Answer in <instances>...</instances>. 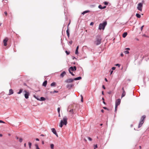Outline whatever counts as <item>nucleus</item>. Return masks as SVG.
Here are the masks:
<instances>
[{
    "mask_svg": "<svg viewBox=\"0 0 149 149\" xmlns=\"http://www.w3.org/2000/svg\"><path fill=\"white\" fill-rule=\"evenodd\" d=\"M68 118L66 117L65 116L63 118V120H61V121L59 126L61 127H62L63 125H66L67 123Z\"/></svg>",
    "mask_w": 149,
    "mask_h": 149,
    "instance_id": "obj_1",
    "label": "nucleus"
},
{
    "mask_svg": "<svg viewBox=\"0 0 149 149\" xmlns=\"http://www.w3.org/2000/svg\"><path fill=\"white\" fill-rule=\"evenodd\" d=\"M101 40L102 38L100 35H97L96 37V40L95 43L97 45H98L101 44Z\"/></svg>",
    "mask_w": 149,
    "mask_h": 149,
    "instance_id": "obj_2",
    "label": "nucleus"
},
{
    "mask_svg": "<svg viewBox=\"0 0 149 149\" xmlns=\"http://www.w3.org/2000/svg\"><path fill=\"white\" fill-rule=\"evenodd\" d=\"M107 24V22L106 21L102 23H101L99 24V26L98 27V29L101 30L102 29L104 30L105 26Z\"/></svg>",
    "mask_w": 149,
    "mask_h": 149,
    "instance_id": "obj_3",
    "label": "nucleus"
},
{
    "mask_svg": "<svg viewBox=\"0 0 149 149\" xmlns=\"http://www.w3.org/2000/svg\"><path fill=\"white\" fill-rule=\"evenodd\" d=\"M146 116L145 115L143 116L140 119V121L139 122L138 128H140L141 127L143 123V120L146 118Z\"/></svg>",
    "mask_w": 149,
    "mask_h": 149,
    "instance_id": "obj_4",
    "label": "nucleus"
},
{
    "mask_svg": "<svg viewBox=\"0 0 149 149\" xmlns=\"http://www.w3.org/2000/svg\"><path fill=\"white\" fill-rule=\"evenodd\" d=\"M143 7V3H139L137 7V9L140 11H142Z\"/></svg>",
    "mask_w": 149,
    "mask_h": 149,
    "instance_id": "obj_5",
    "label": "nucleus"
},
{
    "mask_svg": "<svg viewBox=\"0 0 149 149\" xmlns=\"http://www.w3.org/2000/svg\"><path fill=\"white\" fill-rule=\"evenodd\" d=\"M77 70V67L76 66H74L73 67L71 66L69 68L68 71L69 72H71V71H74L76 70Z\"/></svg>",
    "mask_w": 149,
    "mask_h": 149,
    "instance_id": "obj_6",
    "label": "nucleus"
},
{
    "mask_svg": "<svg viewBox=\"0 0 149 149\" xmlns=\"http://www.w3.org/2000/svg\"><path fill=\"white\" fill-rule=\"evenodd\" d=\"M74 81L73 79L70 78L66 80L65 81V82L67 83H70Z\"/></svg>",
    "mask_w": 149,
    "mask_h": 149,
    "instance_id": "obj_7",
    "label": "nucleus"
},
{
    "mask_svg": "<svg viewBox=\"0 0 149 149\" xmlns=\"http://www.w3.org/2000/svg\"><path fill=\"white\" fill-rule=\"evenodd\" d=\"M52 132L55 134L57 137H58V135L56 132V131L54 128H52L51 129Z\"/></svg>",
    "mask_w": 149,
    "mask_h": 149,
    "instance_id": "obj_8",
    "label": "nucleus"
},
{
    "mask_svg": "<svg viewBox=\"0 0 149 149\" xmlns=\"http://www.w3.org/2000/svg\"><path fill=\"white\" fill-rule=\"evenodd\" d=\"M120 103V99H118L116 101L115 106H118L119 105Z\"/></svg>",
    "mask_w": 149,
    "mask_h": 149,
    "instance_id": "obj_9",
    "label": "nucleus"
},
{
    "mask_svg": "<svg viewBox=\"0 0 149 149\" xmlns=\"http://www.w3.org/2000/svg\"><path fill=\"white\" fill-rule=\"evenodd\" d=\"M24 92L26 93L24 94L25 97L26 99H28L29 98V93L27 92L26 91H25Z\"/></svg>",
    "mask_w": 149,
    "mask_h": 149,
    "instance_id": "obj_10",
    "label": "nucleus"
},
{
    "mask_svg": "<svg viewBox=\"0 0 149 149\" xmlns=\"http://www.w3.org/2000/svg\"><path fill=\"white\" fill-rule=\"evenodd\" d=\"M8 40V39L7 38H5V39H4L3 40V42L4 43V46H6L7 45V44L6 43H7V42Z\"/></svg>",
    "mask_w": 149,
    "mask_h": 149,
    "instance_id": "obj_11",
    "label": "nucleus"
},
{
    "mask_svg": "<svg viewBox=\"0 0 149 149\" xmlns=\"http://www.w3.org/2000/svg\"><path fill=\"white\" fill-rule=\"evenodd\" d=\"M73 86V85L72 84H68L66 86V87L67 88L70 89Z\"/></svg>",
    "mask_w": 149,
    "mask_h": 149,
    "instance_id": "obj_12",
    "label": "nucleus"
},
{
    "mask_svg": "<svg viewBox=\"0 0 149 149\" xmlns=\"http://www.w3.org/2000/svg\"><path fill=\"white\" fill-rule=\"evenodd\" d=\"M66 74V72L65 71H63L60 74V77H63Z\"/></svg>",
    "mask_w": 149,
    "mask_h": 149,
    "instance_id": "obj_13",
    "label": "nucleus"
},
{
    "mask_svg": "<svg viewBox=\"0 0 149 149\" xmlns=\"http://www.w3.org/2000/svg\"><path fill=\"white\" fill-rule=\"evenodd\" d=\"M14 93L13 90L12 89H10L9 90V93L8 95H9L13 94Z\"/></svg>",
    "mask_w": 149,
    "mask_h": 149,
    "instance_id": "obj_14",
    "label": "nucleus"
},
{
    "mask_svg": "<svg viewBox=\"0 0 149 149\" xmlns=\"http://www.w3.org/2000/svg\"><path fill=\"white\" fill-rule=\"evenodd\" d=\"M90 12V11L89 10H86L84 11V12H83L81 13V14L83 15H84L86 13H89V12Z\"/></svg>",
    "mask_w": 149,
    "mask_h": 149,
    "instance_id": "obj_15",
    "label": "nucleus"
},
{
    "mask_svg": "<svg viewBox=\"0 0 149 149\" xmlns=\"http://www.w3.org/2000/svg\"><path fill=\"white\" fill-rule=\"evenodd\" d=\"M47 84V80H45L43 83L42 86L46 87Z\"/></svg>",
    "mask_w": 149,
    "mask_h": 149,
    "instance_id": "obj_16",
    "label": "nucleus"
},
{
    "mask_svg": "<svg viewBox=\"0 0 149 149\" xmlns=\"http://www.w3.org/2000/svg\"><path fill=\"white\" fill-rule=\"evenodd\" d=\"M81 79V77H76L73 79V80H80Z\"/></svg>",
    "mask_w": 149,
    "mask_h": 149,
    "instance_id": "obj_17",
    "label": "nucleus"
},
{
    "mask_svg": "<svg viewBox=\"0 0 149 149\" xmlns=\"http://www.w3.org/2000/svg\"><path fill=\"white\" fill-rule=\"evenodd\" d=\"M98 8L100 9H104L106 8V6H104L103 7H102L101 5H99L98 6Z\"/></svg>",
    "mask_w": 149,
    "mask_h": 149,
    "instance_id": "obj_18",
    "label": "nucleus"
},
{
    "mask_svg": "<svg viewBox=\"0 0 149 149\" xmlns=\"http://www.w3.org/2000/svg\"><path fill=\"white\" fill-rule=\"evenodd\" d=\"M127 33L126 32L124 33L123 34V37L124 38H125L127 36Z\"/></svg>",
    "mask_w": 149,
    "mask_h": 149,
    "instance_id": "obj_19",
    "label": "nucleus"
},
{
    "mask_svg": "<svg viewBox=\"0 0 149 149\" xmlns=\"http://www.w3.org/2000/svg\"><path fill=\"white\" fill-rule=\"evenodd\" d=\"M126 94V93L125 91H124V92H123L122 95H121V98H122L123 97H124Z\"/></svg>",
    "mask_w": 149,
    "mask_h": 149,
    "instance_id": "obj_20",
    "label": "nucleus"
},
{
    "mask_svg": "<svg viewBox=\"0 0 149 149\" xmlns=\"http://www.w3.org/2000/svg\"><path fill=\"white\" fill-rule=\"evenodd\" d=\"M66 33L68 37L69 38L70 36V33L69 31V29L68 28H67V30L66 31Z\"/></svg>",
    "mask_w": 149,
    "mask_h": 149,
    "instance_id": "obj_21",
    "label": "nucleus"
},
{
    "mask_svg": "<svg viewBox=\"0 0 149 149\" xmlns=\"http://www.w3.org/2000/svg\"><path fill=\"white\" fill-rule=\"evenodd\" d=\"M45 100V98L43 97H41L39 101H44Z\"/></svg>",
    "mask_w": 149,
    "mask_h": 149,
    "instance_id": "obj_22",
    "label": "nucleus"
},
{
    "mask_svg": "<svg viewBox=\"0 0 149 149\" xmlns=\"http://www.w3.org/2000/svg\"><path fill=\"white\" fill-rule=\"evenodd\" d=\"M56 85V83L54 82H52L51 84V86H55Z\"/></svg>",
    "mask_w": 149,
    "mask_h": 149,
    "instance_id": "obj_23",
    "label": "nucleus"
},
{
    "mask_svg": "<svg viewBox=\"0 0 149 149\" xmlns=\"http://www.w3.org/2000/svg\"><path fill=\"white\" fill-rule=\"evenodd\" d=\"M136 17H137L139 18H140L141 17V16L138 13H136Z\"/></svg>",
    "mask_w": 149,
    "mask_h": 149,
    "instance_id": "obj_24",
    "label": "nucleus"
},
{
    "mask_svg": "<svg viewBox=\"0 0 149 149\" xmlns=\"http://www.w3.org/2000/svg\"><path fill=\"white\" fill-rule=\"evenodd\" d=\"M69 112L72 114H73L74 113L73 110L72 109H71L69 111Z\"/></svg>",
    "mask_w": 149,
    "mask_h": 149,
    "instance_id": "obj_25",
    "label": "nucleus"
},
{
    "mask_svg": "<svg viewBox=\"0 0 149 149\" xmlns=\"http://www.w3.org/2000/svg\"><path fill=\"white\" fill-rule=\"evenodd\" d=\"M54 145L53 144H50L51 148L52 149H54Z\"/></svg>",
    "mask_w": 149,
    "mask_h": 149,
    "instance_id": "obj_26",
    "label": "nucleus"
},
{
    "mask_svg": "<svg viewBox=\"0 0 149 149\" xmlns=\"http://www.w3.org/2000/svg\"><path fill=\"white\" fill-rule=\"evenodd\" d=\"M22 91L23 90H22V89H20L19 90V91L17 93L18 94H20V93H21L22 92Z\"/></svg>",
    "mask_w": 149,
    "mask_h": 149,
    "instance_id": "obj_27",
    "label": "nucleus"
},
{
    "mask_svg": "<svg viewBox=\"0 0 149 149\" xmlns=\"http://www.w3.org/2000/svg\"><path fill=\"white\" fill-rule=\"evenodd\" d=\"M28 143L29 145V148H31V146L32 145L31 143L30 142H29Z\"/></svg>",
    "mask_w": 149,
    "mask_h": 149,
    "instance_id": "obj_28",
    "label": "nucleus"
},
{
    "mask_svg": "<svg viewBox=\"0 0 149 149\" xmlns=\"http://www.w3.org/2000/svg\"><path fill=\"white\" fill-rule=\"evenodd\" d=\"M33 97H35L36 99H37V100H40V98H38V97H37L35 95H33Z\"/></svg>",
    "mask_w": 149,
    "mask_h": 149,
    "instance_id": "obj_29",
    "label": "nucleus"
},
{
    "mask_svg": "<svg viewBox=\"0 0 149 149\" xmlns=\"http://www.w3.org/2000/svg\"><path fill=\"white\" fill-rule=\"evenodd\" d=\"M124 53L125 54H127L129 53V52L127 50H126V51H124Z\"/></svg>",
    "mask_w": 149,
    "mask_h": 149,
    "instance_id": "obj_30",
    "label": "nucleus"
},
{
    "mask_svg": "<svg viewBox=\"0 0 149 149\" xmlns=\"http://www.w3.org/2000/svg\"><path fill=\"white\" fill-rule=\"evenodd\" d=\"M35 146L36 147V149H40L37 144H35Z\"/></svg>",
    "mask_w": 149,
    "mask_h": 149,
    "instance_id": "obj_31",
    "label": "nucleus"
},
{
    "mask_svg": "<svg viewBox=\"0 0 149 149\" xmlns=\"http://www.w3.org/2000/svg\"><path fill=\"white\" fill-rule=\"evenodd\" d=\"M118 106H115V112H116L117 111Z\"/></svg>",
    "mask_w": 149,
    "mask_h": 149,
    "instance_id": "obj_32",
    "label": "nucleus"
},
{
    "mask_svg": "<svg viewBox=\"0 0 149 149\" xmlns=\"http://www.w3.org/2000/svg\"><path fill=\"white\" fill-rule=\"evenodd\" d=\"M81 101L82 102H83V97L82 95H81Z\"/></svg>",
    "mask_w": 149,
    "mask_h": 149,
    "instance_id": "obj_33",
    "label": "nucleus"
},
{
    "mask_svg": "<svg viewBox=\"0 0 149 149\" xmlns=\"http://www.w3.org/2000/svg\"><path fill=\"white\" fill-rule=\"evenodd\" d=\"M23 139L21 138H20L19 139V141L21 143Z\"/></svg>",
    "mask_w": 149,
    "mask_h": 149,
    "instance_id": "obj_34",
    "label": "nucleus"
},
{
    "mask_svg": "<svg viewBox=\"0 0 149 149\" xmlns=\"http://www.w3.org/2000/svg\"><path fill=\"white\" fill-rule=\"evenodd\" d=\"M75 54H78V50L76 49Z\"/></svg>",
    "mask_w": 149,
    "mask_h": 149,
    "instance_id": "obj_35",
    "label": "nucleus"
},
{
    "mask_svg": "<svg viewBox=\"0 0 149 149\" xmlns=\"http://www.w3.org/2000/svg\"><path fill=\"white\" fill-rule=\"evenodd\" d=\"M97 144L95 145L94 146V149H95L96 148H97Z\"/></svg>",
    "mask_w": 149,
    "mask_h": 149,
    "instance_id": "obj_36",
    "label": "nucleus"
},
{
    "mask_svg": "<svg viewBox=\"0 0 149 149\" xmlns=\"http://www.w3.org/2000/svg\"><path fill=\"white\" fill-rule=\"evenodd\" d=\"M115 65L116 66H118L119 67H120V64H116Z\"/></svg>",
    "mask_w": 149,
    "mask_h": 149,
    "instance_id": "obj_37",
    "label": "nucleus"
},
{
    "mask_svg": "<svg viewBox=\"0 0 149 149\" xmlns=\"http://www.w3.org/2000/svg\"><path fill=\"white\" fill-rule=\"evenodd\" d=\"M57 111H58V113H59L60 111V108L59 107H58L57 108Z\"/></svg>",
    "mask_w": 149,
    "mask_h": 149,
    "instance_id": "obj_38",
    "label": "nucleus"
},
{
    "mask_svg": "<svg viewBox=\"0 0 149 149\" xmlns=\"http://www.w3.org/2000/svg\"><path fill=\"white\" fill-rule=\"evenodd\" d=\"M112 93V91H110L107 92V93L109 94H111Z\"/></svg>",
    "mask_w": 149,
    "mask_h": 149,
    "instance_id": "obj_39",
    "label": "nucleus"
},
{
    "mask_svg": "<svg viewBox=\"0 0 149 149\" xmlns=\"http://www.w3.org/2000/svg\"><path fill=\"white\" fill-rule=\"evenodd\" d=\"M65 53L67 55H69L70 53V52H68L67 51H65Z\"/></svg>",
    "mask_w": 149,
    "mask_h": 149,
    "instance_id": "obj_40",
    "label": "nucleus"
},
{
    "mask_svg": "<svg viewBox=\"0 0 149 149\" xmlns=\"http://www.w3.org/2000/svg\"><path fill=\"white\" fill-rule=\"evenodd\" d=\"M88 140H89L90 141H92V139L90 137H88Z\"/></svg>",
    "mask_w": 149,
    "mask_h": 149,
    "instance_id": "obj_41",
    "label": "nucleus"
},
{
    "mask_svg": "<svg viewBox=\"0 0 149 149\" xmlns=\"http://www.w3.org/2000/svg\"><path fill=\"white\" fill-rule=\"evenodd\" d=\"M144 25H143V26H142L141 28V31H142L143 29V27H144Z\"/></svg>",
    "mask_w": 149,
    "mask_h": 149,
    "instance_id": "obj_42",
    "label": "nucleus"
},
{
    "mask_svg": "<svg viewBox=\"0 0 149 149\" xmlns=\"http://www.w3.org/2000/svg\"><path fill=\"white\" fill-rule=\"evenodd\" d=\"M69 73L71 74V75H72V76H74V74L72 72H69Z\"/></svg>",
    "mask_w": 149,
    "mask_h": 149,
    "instance_id": "obj_43",
    "label": "nucleus"
},
{
    "mask_svg": "<svg viewBox=\"0 0 149 149\" xmlns=\"http://www.w3.org/2000/svg\"><path fill=\"white\" fill-rule=\"evenodd\" d=\"M58 91H53V93H57L58 92Z\"/></svg>",
    "mask_w": 149,
    "mask_h": 149,
    "instance_id": "obj_44",
    "label": "nucleus"
},
{
    "mask_svg": "<svg viewBox=\"0 0 149 149\" xmlns=\"http://www.w3.org/2000/svg\"><path fill=\"white\" fill-rule=\"evenodd\" d=\"M103 108L104 109H106V110H109V109L106 107H103Z\"/></svg>",
    "mask_w": 149,
    "mask_h": 149,
    "instance_id": "obj_45",
    "label": "nucleus"
},
{
    "mask_svg": "<svg viewBox=\"0 0 149 149\" xmlns=\"http://www.w3.org/2000/svg\"><path fill=\"white\" fill-rule=\"evenodd\" d=\"M143 36L145 37H147V38L148 37V36H146V34H143Z\"/></svg>",
    "mask_w": 149,
    "mask_h": 149,
    "instance_id": "obj_46",
    "label": "nucleus"
},
{
    "mask_svg": "<svg viewBox=\"0 0 149 149\" xmlns=\"http://www.w3.org/2000/svg\"><path fill=\"white\" fill-rule=\"evenodd\" d=\"M0 123H5V122H4L2 120H0Z\"/></svg>",
    "mask_w": 149,
    "mask_h": 149,
    "instance_id": "obj_47",
    "label": "nucleus"
},
{
    "mask_svg": "<svg viewBox=\"0 0 149 149\" xmlns=\"http://www.w3.org/2000/svg\"><path fill=\"white\" fill-rule=\"evenodd\" d=\"M104 4L105 5H107L108 4V3L107 2H104Z\"/></svg>",
    "mask_w": 149,
    "mask_h": 149,
    "instance_id": "obj_48",
    "label": "nucleus"
},
{
    "mask_svg": "<svg viewBox=\"0 0 149 149\" xmlns=\"http://www.w3.org/2000/svg\"><path fill=\"white\" fill-rule=\"evenodd\" d=\"M72 41H70L69 42V43L70 44V45H72Z\"/></svg>",
    "mask_w": 149,
    "mask_h": 149,
    "instance_id": "obj_49",
    "label": "nucleus"
},
{
    "mask_svg": "<svg viewBox=\"0 0 149 149\" xmlns=\"http://www.w3.org/2000/svg\"><path fill=\"white\" fill-rule=\"evenodd\" d=\"M116 68L115 67H113L112 68V69L113 70H114Z\"/></svg>",
    "mask_w": 149,
    "mask_h": 149,
    "instance_id": "obj_50",
    "label": "nucleus"
},
{
    "mask_svg": "<svg viewBox=\"0 0 149 149\" xmlns=\"http://www.w3.org/2000/svg\"><path fill=\"white\" fill-rule=\"evenodd\" d=\"M4 13L6 15H7V12L6 11H5L4 12Z\"/></svg>",
    "mask_w": 149,
    "mask_h": 149,
    "instance_id": "obj_51",
    "label": "nucleus"
},
{
    "mask_svg": "<svg viewBox=\"0 0 149 149\" xmlns=\"http://www.w3.org/2000/svg\"><path fill=\"white\" fill-rule=\"evenodd\" d=\"M94 23L93 22H91V23L90 25H92Z\"/></svg>",
    "mask_w": 149,
    "mask_h": 149,
    "instance_id": "obj_52",
    "label": "nucleus"
},
{
    "mask_svg": "<svg viewBox=\"0 0 149 149\" xmlns=\"http://www.w3.org/2000/svg\"><path fill=\"white\" fill-rule=\"evenodd\" d=\"M110 75H111V74H112V73L113 72V71L111 70L110 71Z\"/></svg>",
    "mask_w": 149,
    "mask_h": 149,
    "instance_id": "obj_53",
    "label": "nucleus"
},
{
    "mask_svg": "<svg viewBox=\"0 0 149 149\" xmlns=\"http://www.w3.org/2000/svg\"><path fill=\"white\" fill-rule=\"evenodd\" d=\"M102 87L104 89H105V87L104 86V85L102 86Z\"/></svg>",
    "mask_w": 149,
    "mask_h": 149,
    "instance_id": "obj_54",
    "label": "nucleus"
},
{
    "mask_svg": "<svg viewBox=\"0 0 149 149\" xmlns=\"http://www.w3.org/2000/svg\"><path fill=\"white\" fill-rule=\"evenodd\" d=\"M104 110L103 109H102V110H101V111L102 112V113H103V112H104Z\"/></svg>",
    "mask_w": 149,
    "mask_h": 149,
    "instance_id": "obj_55",
    "label": "nucleus"
},
{
    "mask_svg": "<svg viewBox=\"0 0 149 149\" xmlns=\"http://www.w3.org/2000/svg\"><path fill=\"white\" fill-rule=\"evenodd\" d=\"M79 46H77L76 48V49L78 50L79 49Z\"/></svg>",
    "mask_w": 149,
    "mask_h": 149,
    "instance_id": "obj_56",
    "label": "nucleus"
},
{
    "mask_svg": "<svg viewBox=\"0 0 149 149\" xmlns=\"http://www.w3.org/2000/svg\"><path fill=\"white\" fill-rule=\"evenodd\" d=\"M103 104H106V103H105V102L104 101H103Z\"/></svg>",
    "mask_w": 149,
    "mask_h": 149,
    "instance_id": "obj_57",
    "label": "nucleus"
},
{
    "mask_svg": "<svg viewBox=\"0 0 149 149\" xmlns=\"http://www.w3.org/2000/svg\"><path fill=\"white\" fill-rule=\"evenodd\" d=\"M16 138L17 139H19V137L17 136H16Z\"/></svg>",
    "mask_w": 149,
    "mask_h": 149,
    "instance_id": "obj_58",
    "label": "nucleus"
},
{
    "mask_svg": "<svg viewBox=\"0 0 149 149\" xmlns=\"http://www.w3.org/2000/svg\"><path fill=\"white\" fill-rule=\"evenodd\" d=\"M120 55L121 56H123V53H121V54H120Z\"/></svg>",
    "mask_w": 149,
    "mask_h": 149,
    "instance_id": "obj_59",
    "label": "nucleus"
},
{
    "mask_svg": "<svg viewBox=\"0 0 149 149\" xmlns=\"http://www.w3.org/2000/svg\"><path fill=\"white\" fill-rule=\"evenodd\" d=\"M36 141H39V139L38 138H36Z\"/></svg>",
    "mask_w": 149,
    "mask_h": 149,
    "instance_id": "obj_60",
    "label": "nucleus"
},
{
    "mask_svg": "<svg viewBox=\"0 0 149 149\" xmlns=\"http://www.w3.org/2000/svg\"><path fill=\"white\" fill-rule=\"evenodd\" d=\"M76 59V58L75 57H74V56H73V57H72V59Z\"/></svg>",
    "mask_w": 149,
    "mask_h": 149,
    "instance_id": "obj_61",
    "label": "nucleus"
},
{
    "mask_svg": "<svg viewBox=\"0 0 149 149\" xmlns=\"http://www.w3.org/2000/svg\"><path fill=\"white\" fill-rule=\"evenodd\" d=\"M122 90L123 91V92H124V91H125L123 87L122 88Z\"/></svg>",
    "mask_w": 149,
    "mask_h": 149,
    "instance_id": "obj_62",
    "label": "nucleus"
},
{
    "mask_svg": "<svg viewBox=\"0 0 149 149\" xmlns=\"http://www.w3.org/2000/svg\"><path fill=\"white\" fill-rule=\"evenodd\" d=\"M105 81H107H107H107V78H105Z\"/></svg>",
    "mask_w": 149,
    "mask_h": 149,
    "instance_id": "obj_63",
    "label": "nucleus"
},
{
    "mask_svg": "<svg viewBox=\"0 0 149 149\" xmlns=\"http://www.w3.org/2000/svg\"><path fill=\"white\" fill-rule=\"evenodd\" d=\"M126 49L129 50H130V48H126Z\"/></svg>",
    "mask_w": 149,
    "mask_h": 149,
    "instance_id": "obj_64",
    "label": "nucleus"
}]
</instances>
